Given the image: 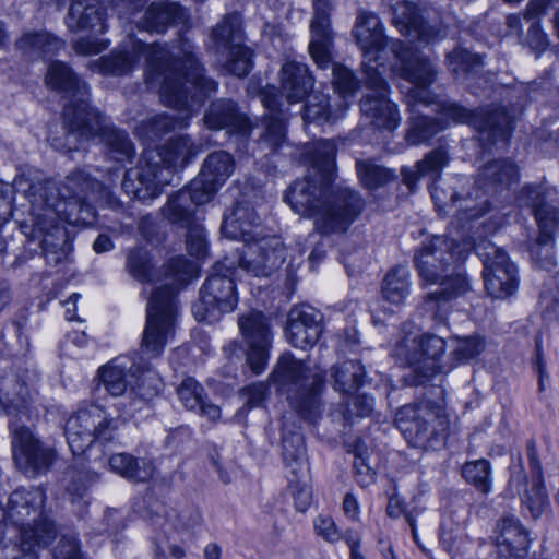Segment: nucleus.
I'll return each mask as SVG.
<instances>
[{"label": "nucleus", "mask_w": 559, "mask_h": 559, "mask_svg": "<svg viewBox=\"0 0 559 559\" xmlns=\"http://www.w3.org/2000/svg\"><path fill=\"white\" fill-rule=\"evenodd\" d=\"M335 153L333 140L319 141L308 174L296 179L284 197L295 213L313 219L320 235L345 233L364 207L357 191L343 185L333 186Z\"/></svg>", "instance_id": "nucleus-1"}, {"label": "nucleus", "mask_w": 559, "mask_h": 559, "mask_svg": "<svg viewBox=\"0 0 559 559\" xmlns=\"http://www.w3.org/2000/svg\"><path fill=\"white\" fill-rule=\"evenodd\" d=\"M23 183L17 182L16 188L31 201V221H22V226L38 238L47 263L58 265L72 250L63 224H91L95 216L93 200H59L55 198L56 182L52 180L36 181L28 190L23 189Z\"/></svg>", "instance_id": "nucleus-2"}, {"label": "nucleus", "mask_w": 559, "mask_h": 559, "mask_svg": "<svg viewBox=\"0 0 559 559\" xmlns=\"http://www.w3.org/2000/svg\"><path fill=\"white\" fill-rule=\"evenodd\" d=\"M465 245L445 236H433L423 241L414 255L419 277L426 284H439L424 301L425 310L439 322L445 320L449 301L471 289L469 281L462 266L467 258Z\"/></svg>", "instance_id": "nucleus-3"}, {"label": "nucleus", "mask_w": 559, "mask_h": 559, "mask_svg": "<svg viewBox=\"0 0 559 559\" xmlns=\"http://www.w3.org/2000/svg\"><path fill=\"white\" fill-rule=\"evenodd\" d=\"M188 40L180 41L179 46L170 50L169 47L160 44L147 45L139 39L130 37L128 41L119 46L110 55L99 59V70L105 74L124 75L131 72L139 63L141 57L146 60V84L157 90L160 100L170 106L186 104L181 94L176 92L173 76L186 63L181 48Z\"/></svg>", "instance_id": "nucleus-4"}, {"label": "nucleus", "mask_w": 559, "mask_h": 559, "mask_svg": "<svg viewBox=\"0 0 559 559\" xmlns=\"http://www.w3.org/2000/svg\"><path fill=\"white\" fill-rule=\"evenodd\" d=\"M45 491L38 487L14 490L8 501V518L13 535L0 538V559H37L36 546L47 545L55 536L52 521L43 514Z\"/></svg>", "instance_id": "nucleus-5"}, {"label": "nucleus", "mask_w": 559, "mask_h": 559, "mask_svg": "<svg viewBox=\"0 0 559 559\" xmlns=\"http://www.w3.org/2000/svg\"><path fill=\"white\" fill-rule=\"evenodd\" d=\"M197 154L189 135L174 136L164 145L143 152L138 165L124 171L121 190L134 200H152L170 183L175 170L186 167Z\"/></svg>", "instance_id": "nucleus-6"}, {"label": "nucleus", "mask_w": 559, "mask_h": 559, "mask_svg": "<svg viewBox=\"0 0 559 559\" xmlns=\"http://www.w3.org/2000/svg\"><path fill=\"white\" fill-rule=\"evenodd\" d=\"M260 217L249 202H238L225 215L222 234L243 242L238 265L254 276H269L286 259V250L277 237L262 236L258 231Z\"/></svg>", "instance_id": "nucleus-7"}, {"label": "nucleus", "mask_w": 559, "mask_h": 559, "mask_svg": "<svg viewBox=\"0 0 559 559\" xmlns=\"http://www.w3.org/2000/svg\"><path fill=\"white\" fill-rule=\"evenodd\" d=\"M181 51L186 63L189 64L176 72L173 76V83L176 85V92L179 95L181 94L186 104L171 106V108L181 111L178 117L162 114L143 121L139 130L148 141H155L177 127H186L193 115L194 105H201L206 97L217 90V83L204 74L205 70L194 55V47L191 44H185ZM163 104L165 105L164 102Z\"/></svg>", "instance_id": "nucleus-8"}, {"label": "nucleus", "mask_w": 559, "mask_h": 559, "mask_svg": "<svg viewBox=\"0 0 559 559\" xmlns=\"http://www.w3.org/2000/svg\"><path fill=\"white\" fill-rule=\"evenodd\" d=\"M99 135L107 154L117 162L130 160L135 153L128 133L108 123L107 117L94 108L69 106L64 114L61 136H49L51 146L60 152L79 150L84 143Z\"/></svg>", "instance_id": "nucleus-9"}, {"label": "nucleus", "mask_w": 559, "mask_h": 559, "mask_svg": "<svg viewBox=\"0 0 559 559\" xmlns=\"http://www.w3.org/2000/svg\"><path fill=\"white\" fill-rule=\"evenodd\" d=\"M271 378L294 409L309 420L314 419L321 405L320 396L324 385V373L321 369L306 367L292 355H283Z\"/></svg>", "instance_id": "nucleus-10"}, {"label": "nucleus", "mask_w": 559, "mask_h": 559, "mask_svg": "<svg viewBox=\"0 0 559 559\" xmlns=\"http://www.w3.org/2000/svg\"><path fill=\"white\" fill-rule=\"evenodd\" d=\"M550 194L544 188L526 186L518 197L520 206L531 209L539 227V236L530 249L531 259L537 267L546 271L556 266L551 233L559 229V210L550 203Z\"/></svg>", "instance_id": "nucleus-11"}, {"label": "nucleus", "mask_w": 559, "mask_h": 559, "mask_svg": "<svg viewBox=\"0 0 559 559\" xmlns=\"http://www.w3.org/2000/svg\"><path fill=\"white\" fill-rule=\"evenodd\" d=\"M395 426L414 448L436 449L444 441L448 419L441 406L408 404L395 415Z\"/></svg>", "instance_id": "nucleus-12"}, {"label": "nucleus", "mask_w": 559, "mask_h": 559, "mask_svg": "<svg viewBox=\"0 0 559 559\" xmlns=\"http://www.w3.org/2000/svg\"><path fill=\"white\" fill-rule=\"evenodd\" d=\"M234 264V261L225 259L214 265L213 272L200 289L199 301L192 306L193 316L198 321L213 323L223 313L235 310L238 294L233 280Z\"/></svg>", "instance_id": "nucleus-13"}, {"label": "nucleus", "mask_w": 559, "mask_h": 559, "mask_svg": "<svg viewBox=\"0 0 559 559\" xmlns=\"http://www.w3.org/2000/svg\"><path fill=\"white\" fill-rule=\"evenodd\" d=\"M437 106V111L441 115L440 120L448 126L450 123L468 124L479 133L480 141L496 144L498 141L506 142L510 136L512 119L504 108L472 110L451 100L441 102Z\"/></svg>", "instance_id": "nucleus-14"}, {"label": "nucleus", "mask_w": 559, "mask_h": 559, "mask_svg": "<svg viewBox=\"0 0 559 559\" xmlns=\"http://www.w3.org/2000/svg\"><path fill=\"white\" fill-rule=\"evenodd\" d=\"M526 452L531 479L524 471L521 456H518L516 461L510 466L508 491L511 496H521L523 508L532 519L536 520L549 510V499L544 486L542 464L536 453L534 440L527 442Z\"/></svg>", "instance_id": "nucleus-15"}, {"label": "nucleus", "mask_w": 559, "mask_h": 559, "mask_svg": "<svg viewBox=\"0 0 559 559\" xmlns=\"http://www.w3.org/2000/svg\"><path fill=\"white\" fill-rule=\"evenodd\" d=\"M390 51L396 59V62L392 66V71L414 85L406 95L412 110L417 104H431L432 96L428 87L437 79L436 66L426 56L402 41H391Z\"/></svg>", "instance_id": "nucleus-16"}, {"label": "nucleus", "mask_w": 559, "mask_h": 559, "mask_svg": "<svg viewBox=\"0 0 559 559\" xmlns=\"http://www.w3.org/2000/svg\"><path fill=\"white\" fill-rule=\"evenodd\" d=\"M177 290L173 284H165L152 293L147 302L146 325L141 346L150 358L158 357L163 353L171 332L176 316Z\"/></svg>", "instance_id": "nucleus-17"}, {"label": "nucleus", "mask_w": 559, "mask_h": 559, "mask_svg": "<svg viewBox=\"0 0 559 559\" xmlns=\"http://www.w3.org/2000/svg\"><path fill=\"white\" fill-rule=\"evenodd\" d=\"M115 431L114 419L97 405L79 408L64 425V436L74 455L84 453L94 442L111 441Z\"/></svg>", "instance_id": "nucleus-18"}, {"label": "nucleus", "mask_w": 559, "mask_h": 559, "mask_svg": "<svg viewBox=\"0 0 559 559\" xmlns=\"http://www.w3.org/2000/svg\"><path fill=\"white\" fill-rule=\"evenodd\" d=\"M241 19L238 13L224 16L211 34L212 49L226 52L225 70L238 78L246 76L252 69V51L242 44Z\"/></svg>", "instance_id": "nucleus-19"}, {"label": "nucleus", "mask_w": 559, "mask_h": 559, "mask_svg": "<svg viewBox=\"0 0 559 559\" xmlns=\"http://www.w3.org/2000/svg\"><path fill=\"white\" fill-rule=\"evenodd\" d=\"M365 67V84L369 93L360 100L362 116L373 128L393 131L400 124L401 116L397 106L388 97L389 84L376 66Z\"/></svg>", "instance_id": "nucleus-20"}, {"label": "nucleus", "mask_w": 559, "mask_h": 559, "mask_svg": "<svg viewBox=\"0 0 559 559\" xmlns=\"http://www.w3.org/2000/svg\"><path fill=\"white\" fill-rule=\"evenodd\" d=\"M475 250L484 263L487 293L499 299L511 296L518 288V272L507 252L490 241H481L475 246Z\"/></svg>", "instance_id": "nucleus-21"}, {"label": "nucleus", "mask_w": 559, "mask_h": 559, "mask_svg": "<svg viewBox=\"0 0 559 559\" xmlns=\"http://www.w3.org/2000/svg\"><path fill=\"white\" fill-rule=\"evenodd\" d=\"M102 180L93 176L87 168H76L66 176L60 185L56 183L55 198L59 200H105L111 205L120 202L112 195V183L119 178L117 168L108 169Z\"/></svg>", "instance_id": "nucleus-22"}, {"label": "nucleus", "mask_w": 559, "mask_h": 559, "mask_svg": "<svg viewBox=\"0 0 559 559\" xmlns=\"http://www.w3.org/2000/svg\"><path fill=\"white\" fill-rule=\"evenodd\" d=\"M10 429L12 454L16 466L31 477L47 472L56 459V451L37 439L24 425L11 420Z\"/></svg>", "instance_id": "nucleus-23"}, {"label": "nucleus", "mask_w": 559, "mask_h": 559, "mask_svg": "<svg viewBox=\"0 0 559 559\" xmlns=\"http://www.w3.org/2000/svg\"><path fill=\"white\" fill-rule=\"evenodd\" d=\"M238 325L249 346L247 361L250 369L260 374L266 367L271 346L267 319L261 311L252 310L239 317Z\"/></svg>", "instance_id": "nucleus-24"}, {"label": "nucleus", "mask_w": 559, "mask_h": 559, "mask_svg": "<svg viewBox=\"0 0 559 559\" xmlns=\"http://www.w3.org/2000/svg\"><path fill=\"white\" fill-rule=\"evenodd\" d=\"M323 330V314L309 305L294 306L287 318L286 337L297 348H311Z\"/></svg>", "instance_id": "nucleus-25"}, {"label": "nucleus", "mask_w": 559, "mask_h": 559, "mask_svg": "<svg viewBox=\"0 0 559 559\" xmlns=\"http://www.w3.org/2000/svg\"><path fill=\"white\" fill-rule=\"evenodd\" d=\"M312 5L313 17L310 23L309 52L318 67L325 68L331 62L334 37L330 20L332 7L330 0H312Z\"/></svg>", "instance_id": "nucleus-26"}, {"label": "nucleus", "mask_w": 559, "mask_h": 559, "mask_svg": "<svg viewBox=\"0 0 559 559\" xmlns=\"http://www.w3.org/2000/svg\"><path fill=\"white\" fill-rule=\"evenodd\" d=\"M353 33L365 58L364 69L365 64L377 62L379 52L384 48L390 49L391 41H400L385 36L384 26L378 15L367 11L359 12Z\"/></svg>", "instance_id": "nucleus-27"}, {"label": "nucleus", "mask_w": 559, "mask_h": 559, "mask_svg": "<svg viewBox=\"0 0 559 559\" xmlns=\"http://www.w3.org/2000/svg\"><path fill=\"white\" fill-rule=\"evenodd\" d=\"M99 378L110 395L120 396L128 388L139 390L147 374L130 358L117 357L99 369Z\"/></svg>", "instance_id": "nucleus-28"}, {"label": "nucleus", "mask_w": 559, "mask_h": 559, "mask_svg": "<svg viewBox=\"0 0 559 559\" xmlns=\"http://www.w3.org/2000/svg\"><path fill=\"white\" fill-rule=\"evenodd\" d=\"M262 103L269 114L262 120L263 132L259 138V144L271 152H276L287 143L286 110L274 87L263 91Z\"/></svg>", "instance_id": "nucleus-29"}, {"label": "nucleus", "mask_w": 559, "mask_h": 559, "mask_svg": "<svg viewBox=\"0 0 559 559\" xmlns=\"http://www.w3.org/2000/svg\"><path fill=\"white\" fill-rule=\"evenodd\" d=\"M499 559H526L530 547L527 530L514 515H503L496 525Z\"/></svg>", "instance_id": "nucleus-30"}, {"label": "nucleus", "mask_w": 559, "mask_h": 559, "mask_svg": "<svg viewBox=\"0 0 559 559\" xmlns=\"http://www.w3.org/2000/svg\"><path fill=\"white\" fill-rule=\"evenodd\" d=\"M46 83L51 88L70 97L69 103L63 108V115L69 106L78 109L81 106L91 108L87 104L88 86L73 73L67 63L61 61L51 62L47 70Z\"/></svg>", "instance_id": "nucleus-31"}, {"label": "nucleus", "mask_w": 559, "mask_h": 559, "mask_svg": "<svg viewBox=\"0 0 559 559\" xmlns=\"http://www.w3.org/2000/svg\"><path fill=\"white\" fill-rule=\"evenodd\" d=\"M235 169V160L226 151H216L207 155L201 170L192 181L194 189H201L210 199L227 181Z\"/></svg>", "instance_id": "nucleus-32"}, {"label": "nucleus", "mask_w": 559, "mask_h": 559, "mask_svg": "<svg viewBox=\"0 0 559 559\" xmlns=\"http://www.w3.org/2000/svg\"><path fill=\"white\" fill-rule=\"evenodd\" d=\"M519 178V168L511 159H492L478 170L475 186L484 194H496L510 189Z\"/></svg>", "instance_id": "nucleus-33"}, {"label": "nucleus", "mask_w": 559, "mask_h": 559, "mask_svg": "<svg viewBox=\"0 0 559 559\" xmlns=\"http://www.w3.org/2000/svg\"><path fill=\"white\" fill-rule=\"evenodd\" d=\"M210 200L201 189H194L190 181L187 187L169 197L167 204L163 207V214L170 223L185 228L197 222L194 219L197 207Z\"/></svg>", "instance_id": "nucleus-34"}, {"label": "nucleus", "mask_w": 559, "mask_h": 559, "mask_svg": "<svg viewBox=\"0 0 559 559\" xmlns=\"http://www.w3.org/2000/svg\"><path fill=\"white\" fill-rule=\"evenodd\" d=\"M64 23L70 32L91 31L103 34L107 29L105 9L97 0H73Z\"/></svg>", "instance_id": "nucleus-35"}, {"label": "nucleus", "mask_w": 559, "mask_h": 559, "mask_svg": "<svg viewBox=\"0 0 559 559\" xmlns=\"http://www.w3.org/2000/svg\"><path fill=\"white\" fill-rule=\"evenodd\" d=\"M314 79L307 64L298 61H288L281 70V103L283 97L288 104L302 102L312 91Z\"/></svg>", "instance_id": "nucleus-36"}, {"label": "nucleus", "mask_w": 559, "mask_h": 559, "mask_svg": "<svg viewBox=\"0 0 559 559\" xmlns=\"http://www.w3.org/2000/svg\"><path fill=\"white\" fill-rule=\"evenodd\" d=\"M204 124L211 130L231 129L246 134L249 130L248 118L238 110L231 99L221 98L210 104L204 117Z\"/></svg>", "instance_id": "nucleus-37"}, {"label": "nucleus", "mask_w": 559, "mask_h": 559, "mask_svg": "<svg viewBox=\"0 0 559 559\" xmlns=\"http://www.w3.org/2000/svg\"><path fill=\"white\" fill-rule=\"evenodd\" d=\"M186 20L185 9L176 2H152L138 22V28L148 33H165L171 25Z\"/></svg>", "instance_id": "nucleus-38"}, {"label": "nucleus", "mask_w": 559, "mask_h": 559, "mask_svg": "<svg viewBox=\"0 0 559 559\" xmlns=\"http://www.w3.org/2000/svg\"><path fill=\"white\" fill-rule=\"evenodd\" d=\"M177 395L187 411L216 423L221 419V407L209 401L205 389L194 378L188 377L177 388Z\"/></svg>", "instance_id": "nucleus-39"}, {"label": "nucleus", "mask_w": 559, "mask_h": 559, "mask_svg": "<svg viewBox=\"0 0 559 559\" xmlns=\"http://www.w3.org/2000/svg\"><path fill=\"white\" fill-rule=\"evenodd\" d=\"M444 350L445 342L442 337L432 334L420 335V366L414 368V379H409L411 385L425 384L441 371L438 359Z\"/></svg>", "instance_id": "nucleus-40"}, {"label": "nucleus", "mask_w": 559, "mask_h": 559, "mask_svg": "<svg viewBox=\"0 0 559 559\" xmlns=\"http://www.w3.org/2000/svg\"><path fill=\"white\" fill-rule=\"evenodd\" d=\"M392 23L406 36H417L421 41H432L437 31L423 24L417 8L409 1H399L392 5Z\"/></svg>", "instance_id": "nucleus-41"}, {"label": "nucleus", "mask_w": 559, "mask_h": 559, "mask_svg": "<svg viewBox=\"0 0 559 559\" xmlns=\"http://www.w3.org/2000/svg\"><path fill=\"white\" fill-rule=\"evenodd\" d=\"M448 160V153L443 148L432 150L421 160L417 162L414 167L402 169L403 181L411 190H414L416 182L423 177H428L436 181L440 177L442 169L447 166Z\"/></svg>", "instance_id": "nucleus-42"}, {"label": "nucleus", "mask_w": 559, "mask_h": 559, "mask_svg": "<svg viewBox=\"0 0 559 559\" xmlns=\"http://www.w3.org/2000/svg\"><path fill=\"white\" fill-rule=\"evenodd\" d=\"M331 377L335 391L350 396L366 383L365 367L358 360H345L332 367Z\"/></svg>", "instance_id": "nucleus-43"}, {"label": "nucleus", "mask_w": 559, "mask_h": 559, "mask_svg": "<svg viewBox=\"0 0 559 559\" xmlns=\"http://www.w3.org/2000/svg\"><path fill=\"white\" fill-rule=\"evenodd\" d=\"M20 181H24L23 189L28 190L31 185L35 182H29L27 179L22 177H17L14 179L13 188L15 192V197L13 199L14 205H11L5 198H0V225L4 224L10 217H13L19 224L22 231L29 237L32 240H38V238H34L29 233H26L22 226V221H31V201L28 198L24 195V191H19L16 188V183Z\"/></svg>", "instance_id": "nucleus-44"}, {"label": "nucleus", "mask_w": 559, "mask_h": 559, "mask_svg": "<svg viewBox=\"0 0 559 559\" xmlns=\"http://www.w3.org/2000/svg\"><path fill=\"white\" fill-rule=\"evenodd\" d=\"M109 466L115 473L135 483H144L154 474V466L150 461L128 453L111 455Z\"/></svg>", "instance_id": "nucleus-45"}, {"label": "nucleus", "mask_w": 559, "mask_h": 559, "mask_svg": "<svg viewBox=\"0 0 559 559\" xmlns=\"http://www.w3.org/2000/svg\"><path fill=\"white\" fill-rule=\"evenodd\" d=\"M348 104L343 99L333 109L329 103V97L324 94H313L302 106V119L305 122H334L342 118Z\"/></svg>", "instance_id": "nucleus-46"}, {"label": "nucleus", "mask_w": 559, "mask_h": 559, "mask_svg": "<svg viewBox=\"0 0 559 559\" xmlns=\"http://www.w3.org/2000/svg\"><path fill=\"white\" fill-rule=\"evenodd\" d=\"M16 48L29 58L49 57L63 47V41L46 32L24 34L16 43Z\"/></svg>", "instance_id": "nucleus-47"}, {"label": "nucleus", "mask_w": 559, "mask_h": 559, "mask_svg": "<svg viewBox=\"0 0 559 559\" xmlns=\"http://www.w3.org/2000/svg\"><path fill=\"white\" fill-rule=\"evenodd\" d=\"M551 2L552 0H530L526 5L525 19L530 26L525 41L537 52L545 50L548 46L547 35L539 26V19L546 13Z\"/></svg>", "instance_id": "nucleus-48"}, {"label": "nucleus", "mask_w": 559, "mask_h": 559, "mask_svg": "<svg viewBox=\"0 0 559 559\" xmlns=\"http://www.w3.org/2000/svg\"><path fill=\"white\" fill-rule=\"evenodd\" d=\"M282 456L290 475L308 472L304 436L299 432H284L282 437Z\"/></svg>", "instance_id": "nucleus-49"}, {"label": "nucleus", "mask_w": 559, "mask_h": 559, "mask_svg": "<svg viewBox=\"0 0 559 559\" xmlns=\"http://www.w3.org/2000/svg\"><path fill=\"white\" fill-rule=\"evenodd\" d=\"M411 290L409 271L404 266H396L388 272L382 282V298L395 306L404 302Z\"/></svg>", "instance_id": "nucleus-50"}, {"label": "nucleus", "mask_w": 559, "mask_h": 559, "mask_svg": "<svg viewBox=\"0 0 559 559\" xmlns=\"http://www.w3.org/2000/svg\"><path fill=\"white\" fill-rule=\"evenodd\" d=\"M126 269L140 283H152L157 278L150 252L145 248H133L128 251Z\"/></svg>", "instance_id": "nucleus-51"}, {"label": "nucleus", "mask_w": 559, "mask_h": 559, "mask_svg": "<svg viewBox=\"0 0 559 559\" xmlns=\"http://www.w3.org/2000/svg\"><path fill=\"white\" fill-rule=\"evenodd\" d=\"M392 355L402 366L412 367L411 379H414V368L420 366V334L407 332L394 344Z\"/></svg>", "instance_id": "nucleus-52"}, {"label": "nucleus", "mask_w": 559, "mask_h": 559, "mask_svg": "<svg viewBox=\"0 0 559 559\" xmlns=\"http://www.w3.org/2000/svg\"><path fill=\"white\" fill-rule=\"evenodd\" d=\"M447 127L448 123L439 118L425 115L414 116L409 119L407 141L413 145L425 143Z\"/></svg>", "instance_id": "nucleus-53"}, {"label": "nucleus", "mask_w": 559, "mask_h": 559, "mask_svg": "<svg viewBox=\"0 0 559 559\" xmlns=\"http://www.w3.org/2000/svg\"><path fill=\"white\" fill-rule=\"evenodd\" d=\"M491 468L487 460L467 462L462 467V476L479 492L487 495L491 491Z\"/></svg>", "instance_id": "nucleus-54"}, {"label": "nucleus", "mask_w": 559, "mask_h": 559, "mask_svg": "<svg viewBox=\"0 0 559 559\" xmlns=\"http://www.w3.org/2000/svg\"><path fill=\"white\" fill-rule=\"evenodd\" d=\"M357 174L368 189H376L394 179V173L370 160H357Z\"/></svg>", "instance_id": "nucleus-55"}, {"label": "nucleus", "mask_w": 559, "mask_h": 559, "mask_svg": "<svg viewBox=\"0 0 559 559\" xmlns=\"http://www.w3.org/2000/svg\"><path fill=\"white\" fill-rule=\"evenodd\" d=\"M475 197L472 193L459 194L457 202L452 209L460 216V219H475L489 211L488 199L479 197L480 190H477V186H475Z\"/></svg>", "instance_id": "nucleus-56"}, {"label": "nucleus", "mask_w": 559, "mask_h": 559, "mask_svg": "<svg viewBox=\"0 0 559 559\" xmlns=\"http://www.w3.org/2000/svg\"><path fill=\"white\" fill-rule=\"evenodd\" d=\"M449 70L459 74H472L483 66L481 57L465 49L456 48L447 55Z\"/></svg>", "instance_id": "nucleus-57"}, {"label": "nucleus", "mask_w": 559, "mask_h": 559, "mask_svg": "<svg viewBox=\"0 0 559 559\" xmlns=\"http://www.w3.org/2000/svg\"><path fill=\"white\" fill-rule=\"evenodd\" d=\"M166 277L173 280L178 285H185L199 277V266L189 259L178 255L167 262Z\"/></svg>", "instance_id": "nucleus-58"}, {"label": "nucleus", "mask_w": 559, "mask_h": 559, "mask_svg": "<svg viewBox=\"0 0 559 559\" xmlns=\"http://www.w3.org/2000/svg\"><path fill=\"white\" fill-rule=\"evenodd\" d=\"M288 490L294 498L298 511L305 512L311 504L312 490L309 486L307 472L288 477Z\"/></svg>", "instance_id": "nucleus-59"}, {"label": "nucleus", "mask_w": 559, "mask_h": 559, "mask_svg": "<svg viewBox=\"0 0 559 559\" xmlns=\"http://www.w3.org/2000/svg\"><path fill=\"white\" fill-rule=\"evenodd\" d=\"M52 559H84L78 536L73 533L61 535L53 547Z\"/></svg>", "instance_id": "nucleus-60"}, {"label": "nucleus", "mask_w": 559, "mask_h": 559, "mask_svg": "<svg viewBox=\"0 0 559 559\" xmlns=\"http://www.w3.org/2000/svg\"><path fill=\"white\" fill-rule=\"evenodd\" d=\"M373 408V399L367 394L349 396L343 411L344 419L350 423L355 417H366Z\"/></svg>", "instance_id": "nucleus-61"}, {"label": "nucleus", "mask_w": 559, "mask_h": 559, "mask_svg": "<svg viewBox=\"0 0 559 559\" xmlns=\"http://www.w3.org/2000/svg\"><path fill=\"white\" fill-rule=\"evenodd\" d=\"M187 248L191 255L203 258L207 251L206 235L203 226L198 222L187 226Z\"/></svg>", "instance_id": "nucleus-62"}, {"label": "nucleus", "mask_w": 559, "mask_h": 559, "mask_svg": "<svg viewBox=\"0 0 559 559\" xmlns=\"http://www.w3.org/2000/svg\"><path fill=\"white\" fill-rule=\"evenodd\" d=\"M96 480V475L88 471L72 472L71 479L67 485V492L73 499L84 498L91 485Z\"/></svg>", "instance_id": "nucleus-63"}, {"label": "nucleus", "mask_w": 559, "mask_h": 559, "mask_svg": "<svg viewBox=\"0 0 559 559\" xmlns=\"http://www.w3.org/2000/svg\"><path fill=\"white\" fill-rule=\"evenodd\" d=\"M440 543L449 554L455 556L463 548L464 533L459 525L451 524L450 527H447L443 524L440 531Z\"/></svg>", "instance_id": "nucleus-64"}]
</instances>
